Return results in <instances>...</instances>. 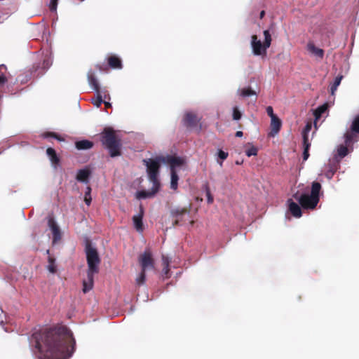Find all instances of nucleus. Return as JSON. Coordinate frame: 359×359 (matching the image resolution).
Returning a JSON list of instances; mask_svg holds the SVG:
<instances>
[{
  "mask_svg": "<svg viewBox=\"0 0 359 359\" xmlns=\"http://www.w3.org/2000/svg\"><path fill=\"white\" fill-rule=\"evenodd\" d=\"M57 1L58 0H50L49 8L51 11H53V12L56 11L57 6Z\"/></svg>",
  "mask_w": 359,
  "mask_h": 359,
  "instance_id": "37",
  "label": "nucleus"
},
{
  "mask_svg": "<svg viewBox=\"0 0 359 359\" xmlns=\"http://www.w3.org/2000/svg\"><path fill=\"white\" fill-rule=\"evenodd\" d=\"M138 261L142 271L146 272L147 270L154 269L155 262L150 250L147 249L140 254Z\"/></svg>",
  "mask_w": 359,
  "mask_h": 359,
  "instance_id": "8",
  "label": "nucleus"
},
{
  "mask_svg": "<svg viewBox=\"0 0 359 359\" xmlns=\"http://www.w3.org/2000/svg\"><path fill=\"white\" fill-rule=\"evenodd\" d=\"M48 262L47 269L48 271L51 273H55L57 272L55 259L53 256H48Z\"/></svg>",
  "mask_w": 359,
  "mask_h": 359,
  "instance_id": "27",
  "label": "nucleus"
},
{
  "mask_svg": "<svg viewBox=\"0 0 359 359\" xmlns=\"http://www.w3.org/2000/svg\"><path fill=\"white\" fill-rule=\"evenodd\" d=\"M282 122L280 119L277 116L271 119L270 128L271 131L269 135L274 137L276 135L280 130Z\"/></svg>",
  "mask_w": 359,
  "mask_h": 359,
  "instance_id": "19",
  "label": "nucleus"
},
{
  "mask_svg": "<svg viewBox=\"0 0 359 359\" xmlns=\"http://www.w3.org/2000/svg\"><path fill=\"white\" fill-rule=\"evenodd\" d=\"M85 252L88 264L87 272L98 273L101 259L97 249L93 247L90 242L88 241L86 243Z\"/></svg>",
  "mask_w": 359,
  "mask_h": 359,
  "instance_id": "4",
  "label": "nucleus"
},
{
  "mask_svg": "<svg viewBox=\"0 0 359 359\" xmlns=\"http://www.w3.org/2000/svg\"><path fill=\"white\" fill-rule=\"evenodd\" d=\"M197 116L192 112H187L184 117V123L187 126H192L197 121Z\"/></svg>",
  "mask_w": 359,
  "mask_h": 359,
  "instance_id": "25",
  "label": "nucleus"
},
{
  "mask_svg": "<svg viewBox=\"0 0 359 359\" xmlns=\"http://www.w3.org/2000/svg\"><path fill=\"white\" fill-rule=\"evenodd\" d=\"M46 153L47 154L50 156V157H56L55 156V151L52 148H48L46 150Z\"/></svg>",
  "mask_w": 359,
  "mask_h": 359,
  "instance_id": "41",
  "label": "nucleus"
},
{
  "mask_svg": "<svg viewBox=\"0 0 359 359\" xmlns=\"http://www.w3.org/2000/svg\"><path fill=\"white\" fill-rule=\"evenodd\" d=\"M267 114L270 116L271 119L277 117L276 115L273 113V107L271 106H268L266 109Z\"/></svg>",
  "mask_w": 359,
  "mask_h": 359,
  "instance_id": "38",
  "label": "nucleus"
},
{
  "mask_svg": "<svg viewBox=\"0 0 359 359\" xmlns=\"http://www.w3.org/2000/svg\"><path fill=\"white\" fill-rule=\"evenodd\" d=\"M359 116H356L353 121L351 125V131L348 132L345 135L344 144H341L337 147V154L339 157H345L353 149V142L358 141L359 135Z\"/></svg>",
  "mask_w": 359,
  "mask_h": 359,
  "instance_id": "2",
  "label": "nucleus"
},
{
  "mask_svg": "<svg viewBox=\"0 0 359 359\" xmlns=\"http://www.w3.org/2000/svg\"><path fill=\"white\" fill-rule=\"evenodd\" d=\"M190 207L191 205H189V207H177L171 210L170 215L172 218L175 219L172 223L173 226L179 225L184 220V217L190 212Z\"/></svg>",
  "mask_w": 359,
  "mask_h": 359,
  "instance_id": "10",
  "label": "nucleus"
},
{
  "mask_svg": "<svg viewBox=\"0 0 359 359\" xmlns=\"http://www.w3.org/2000/svg\"><path fill=\"white\" fill-rule=\"evenodd\" d=\"M88 80L89 85L92 87V88L97 93V97L96 98H94L92 100V103L94 106L96 107H100L102 103L103 102V100L102 99V97L100 95V86L99 83L96 79V78L94 76V73L91 71H90L88 73Z\"/></svg>",
  "mask_w": 359,
  "mask_h": 359,
  "instance_id": "9",
  "label": "nucleus"
},
{
  "mask_svg": "<svg viewBox=\"0 0 359 359\" xmlns=\"http://www.w3.org/2000/svg\"><path fill=\"white\" fill-rule=\"evenodd\" d=\"M44 65L46 67H50L51 65V61H49V60L44 61Z\"/></svg>",
  "mask_w": 359,
  "mask_h": 359,
  "instance_id": "44",
  "label": "nucleus"
},
{
  "mask_svg": "<svg viewBox=\"0 0 359 359\" xmlns=\"http://www.w3.org/2000/svg\"><path fill=\"white\" fill-rule=\"evenodd\" d=\"M306 49L310 54L316 57L317 59H323L324 56V50L316 47L313 42H309L307 43Z\"/></svg>",
  "mask_w": 359,
  "mask_h": 359,
  "instance_id": "18",
  "label": "nucleus"
},
{
  "mask_svg": "<svg viewBox=\"0 0 359 359\" xmlns=\"http://www.w3.org/2000/svg\"><path fill=\"white\" fill-rule=\"evenodd\" d=\"M264 42L258 39L257 35L252 36L251 47L252 53L255 55L264 56L266 53V50L270 47L271 43V36L269 30L264 31Z\"/></svg>",
  "mask_w": 359,
  "mask_h": 359,
  "instance_id": "6",
  "label": "nucleus"
},
{
  "mask_svg": "<svg viewBox=\"0 0 359 359\" xmlns=\"http://www.w3.org/2000/svg\"><path fill=\"white\" fill-rule=\"evenodd\" d=\"M224 158H218L217 159V163L219 164L220 166H222V163H223V161Z\"/></svg>",
  "mask_w": 359,
  "mask_h": 359,
  "instance_id": "46",
  "label": "nucleus"
},
{
  "mask_svg": "<svg viewBox=\"0 0 359 359\" xmlns=\"http://www.w3.org/2000/svg\"><path fill=\"white\" fill-rule=\"evenodd\" d=\"M342 79V76H338L335 78L333 84L331 86V93L333 95L334 92L337 90L338 86L340 85V83Z\"/></svg>",
  "mask_w": 359,
  "mask_h": 359,
  "instance_id": "29",
  "label": "nucleus"
},
{
  "mask_svg": "<svg viewBox=\"0 0 359 359\" xmlns=\"http://www.w3.org/2000/svg\"><path fill=\"white\" fill-rule=\"evenodd\" d=\"M226 156H227L226 153H225L224 151H223L222 150L218 151V156L217 157L222 158V157H226Z\"/></svg>",
  "mask_w": 359,
  "mask_h": 359,
  "instance_id": "42",
  "label": "nucleus"
},
{
  "mask_svg": "<svg viewBox=\"0 0 359 359\" xmlns=\"http://www.w3.org/2000/svg\"><path fill=\"white\" fill-rule=\"evenodd\" d=\"M288 210L292 215L296 218H299L302 216L301 205L294 202L292 199L287 200Z\"/></svg>",
  "mask_w": 359,
  "mask_h": 359,
  "instance_id": "17",
  "label": "nucleus"
},
{
  "mask_svg": "<svg viewBox=\"0 0 359 359\" xmlns=\"http://www.w3.org/2000/svg\"><path fill=\"white\" fill-rule=\"evenodd\" d=\"M102 142L109 149L111 157L121 156L120 140L111 128H106L102 133Z\"/></svg>",
  "mask_w": 359,
  "mask_h": 359,
  "instance_id": "3",
  "label": "nucleus"
},
{
  "mask_svg": "<svg viewBox=\"0 0 359 359\" xmlns=\"http://www.w3.org/2000/svg\"><path fill=\"white\" fill-rule=\"evenodd\" d=\"M303 209L313 210L317 206L319 199H316L308 194H299L298 192L293 195Z\"/></svg>",
  "mask_w": 359,
  "mask_h": 359,
  "instance_id": "7",
  "label": "nucleus"
},
{
  "mask_svg": "<svg viewBox=\"0 0 359 359\" xmlns=\"http://www.w3.org/2000/svg\"><path fill=\"white\" fill-rule=\"evenodd\" d=\"M160 158H144V165L147 167V173L149 181L152 184L161 186L158 176L160 174L161 163ZM165 160V158H161Z\"/></svg>",
  "mask_w": 359,
  "mask_h": 359,
  "instance_id": "5",
  "label": "nucleus"
},
{
  "mask_svg": "<svg viewBox=\"0 0 359 359\" xmlns=\"http://www.w3.org/2000/svg\"><path fill=\"white\" fill-rule=\"evenodd\" d=\"M243 158H241V160H237L236 161V165H241V164H243Z\"/></svg>",
  "mask_w": 359,
  "mask_h": 359,
  "instance_id": "45",
  "label": "nucleus"
},
{
  "mask_svg": "<svg viewBox=\"0 0 359 359\" xmlns=\"http://www.w3.org/2000/svg\"><path fill=\"white\" fill-rule=\"evenodd\" d=\"M145 273H146L145 271H141L140 273L139 274V276L135 279V282H136L137 285L140 286V285H143L144 283L145 279H146V274H145Z\"/></svg>",
  "mask_w": 359,
  "mask_h": 359,
  "instance_id": "30",
  "label": "nucleus"
},
{
  "mask_svg": "<svg viewBox=\"0 0 359 359\" xmlns=\"http://www.w3.org/2000/svg\"><path fill=\"white\" fill-rule=\"evenodd\" d=\"M238 93L240 94V95L243 97H248L255 94V93L253 90L248 88L238 90Z\"/></svg>",
  "mask_w": 359,
  "mask_h": 359,
  "instance_id": "31",
  "label": "nucleus"
},
{
  "mask_svg": "<svg viewBox=\"0 0 359 359\" xmlns=\"http://www.w3.org/2000/svg\"><path fill=\"white\" fill-rule=\"evenodd\" d=\"M143 216H144V208L142 205H140L139 213L133 217V222L135 228L138 232H142L144 229L143 228V222H142Z\"/></svg>",
  "mask_w": 359,
  "mask_h": 359,
  "instance_id": "16",
  "label": "nucleus"
},
{
  "mask_svg": "<svg viewBox=\"0 0 359 359\" xmlns=\"http://www.w3.org/2000/svg\"><path fill=\"white\" fill-rule=\"evenodd\" d=\"M169 264H170L169 259L167 257L163 255L162 256V264H163V266L168 268L169 266Z\"/></svg>",
  "mask_w": 359,
  "mask_h": 359,
  "instance_id": "39",
  "label": "nucleus"
},
{
  "mask_svg": "<svg viewBox=\"0 0 359 359\" xmlns=\"http://www.w3.org/2000/svg\"><path fill=\"white\" fill-rule=\"evenodd\" d=\"M205 195L207 197L208 203H209V204L212 203L213 201H214L213 196H212L210 188L208 187V184H207L205 185Z\"/></svg>",
  "mask_w": 359,
  "mask_h": 359,
  "instance_id": "33",
  "label": "nucleus"
},
{
  "mask_svg": "<svg viewBox=\"0 0 359 359\" xmlns=\"http://www.w3.org/2000/svg\"><path fill=\"white\" fill-rule=\"evenodd\" d=\"M92 147L93 142L89 140H83L76 142V147L79 150L88 149H90Z\"/></svg>",
  "mask_w": 359,
  "mask_h": 359,
  "instance_id": "26",
  "label": "nucleus"
},
{
  "mask_svg": "<svg viewBox=\"0 0 359 359\" xmlns=\"http://www.w3.org/2000/svg\"><path fill=\"white\" fill-rule=\"evenodd\" d=\"M95 273H90L87 272V279L83 281V292L87 293L93 289L94 282V275Z\"/></svg>",
  "mask_w": 359,
  "mask_h": 359,
  "instance_id": "20",
  "label": "nucleus"
},
{
  "mask_svg": "<svg viewBox=\"0 0 359 359\" xmlns=\"http://www.w3.org/2000/svg\"><path fill=\"white\" fill-rule=\"evenodd\" d=\"M46 253L49 255V253H50V250H46Z\"/></svg>",
  "mask_w": 359,
  "mask_h": 359,
  "instance_id": "50",
  "label": "nucleus"
},
{
  "mask_svg": "<svg viewBox=\"0 0 359 359\" xmlns=\"http://www.w3.org/2000/svg\"><path fill=\"white\" fill-rule=\"evenodd\" d=\"M90 173L88 168L81 169L78 171L76 178L79 182H87Z\"/></svg>",
  "mask_w": 359,
  "mask_h": 359,
  "instance_id": "21",
  "label": "nucleus"
},
{
  "mask_svg": "<svg viewBox=\"0 0 359 359\" xmlns=\"http://www.w3.org/2000/svg\"><path fill=\"white\" fill-rule=\"evenodd\" d=\"M109 65L112 68H121V60L115 56H111L108 60Z\"/></svg>",
  "mask_w": 359,
  "mask_h": 359,
  "instance_id": "28",
  "label": "nucleus"
},
{
  "mask_svg": "<svg viewBox=\"0 0 359 359\" xmlns=\"http://www.w3.org/2000/svg\"><path fill=\"white\" fill-rule=\"evenodd\" d=\"M171 180H170V188L173 190H177L178 187L179 176L176 174V166L172 165Z\"/></svg>",
  "mask_w": 359,
  "mask_h": 359,
  "instance_id": "22",
  "label": "nucleus"
},
{
  "mask_svg": "<svg viewBox=\"0 0 359 359\" xmlns=\"http://www.w3.org/2000/svg\"><path fill=\"white\" fill-rule=\"evenodd\" d=\"M91 188L90 187H87V190L85 193L84 201L87 205H90L91 203V196H90Z\"/></svg>",
  "mask_w": 359,
  "mask_h": 359,
  "instance_id": "34",
  "label": "nucleus"
},
{
  "mask_svg": "<svg viewBox=\"0 0 359 359\" xmlns=\"http://www.w3.org/2000/svg\"><path fill=\"white\" fill-rule=\"evenodd\" d=\"M327 109V104H323L320 107H318L315 111H314V116H315V121L314 124L316 126L318 121L323 116V115L326 112Z\"/></svg>",
  "mask_w": 359,
  "mask_h": 359,
  "instance_id": "23",
  "label": "nucleus"
},
{
  "mask_svg": "<svg viewBox=\"0 0 359 359\" xmlns=\"http://www.w3.org/2000/svg\"><path fill=\"white\" fill-rule=\"evenodd\" d=\"M312 126L311 123H308L302 132L303 142H304V151L303 157L306 158L309 156V149L310 143L309 140V133L311 130Z\"/></svg>",
  "mask_w": 359,
  "mask_h": 359,
  "instance_id": "13",
  "label": "nucleus"
},
{
  "mask_svg": "<svg viewBox=\"0 0 359 359\" xmlns=\"http://www.w3.org/2000/svg\"><path fill=\"white\" fill-rule=\"evenodd\" d=\"M339 168V158H329L328 162L324 166L325 175L329 180L332 179Z\"/></svg>",
  "mask_w": 359,
  "mask_h": 359,
  "instance_id": "11",
  "label": "nucleus"
},
{
  "mask_svg": "<svg viewBox=\"0 0 359 359\" xmlns=\"http://www.w3.org/2000/svg\"><path fill=\"white\" fill-rule=\"evenodd\" d=\"M243 135V133L241 131H238L236 133V136L237 137H241Z\"/></svg>",
  "mask_w": 359,
  "mask_h": 359,
  "instance_id": "48",
  "label": "nucleus"
},
{
  "mask_svg": "<svg viewBox=\"0 0 359 359\" xmlns=\"http://www.w3.org/2000/svg\"><path fill=\"white\" fill-rule=\"evenodd\" d=\"M169 271H170L169 266H168V268H167V267H165V266H163V273L166 276H168Z\"/></svg>",
  "mask_w": 359,
  "mask_h": 359,
  "instance_id": "43",
  "label": "nucleus"
},
{
  "mask_svg": "<svg viewBox=\"0 0 359 359\" xmlns=\"http://www.w3.org/2000/svg\"><path fill=\"white\" fill-rule=\"evenodd\" d=\"M168 160V163L170 168V172H172V165L175 164L176 166V174L178 173L181 170H185L187 169V164L185 158H166Z\"/></svg>",
  "mask_w": 359,
  "mask_h": 359,
  "instance_id": "14",
  "label": "nucleus"
},
{
  "mask_svg": "<svg viewBox=\"0 0 359 359\" xmlns=\"http://www.w3.org/2000/svg\"><path fill=\"white\" fill-rule=\"evenodd\" d=\"M51 164L54 168H57L60 164V158H50Z\"/></svg>",
  "mask_w": 359,
  "mask_h": 359,
  "instance_id": "40",
  "label": "nucleus"
},
{
  "mask_svg": "<svg viewBox=\"0 0 359 359\" xmlns=\"http://www.w3.org/2000/svg\"><path fill=\"white\" fill-rule=\"evenodd\" d=\"M159 189H160V186L153 184L151 190H149V191L142 190V191H137L136 193V198L137 199H144V198L153 197L159 191Z\"/></svg>",
  "mask_w": 359,
  "mask_h": 359,
  "instance_id": "15",
  "label": "nucleus"
},
{
  "mask_svg": "<svg viewBox=\"0 0 359 359\" xmlns=\"http://www.w3.org/2000/svg\"><path fill=\"white\" fill-rule=\"evenodd\" d=\"M30 341L39 359H67L75 346L73 334L66 327L35 330Z\"/></svg>",
  "mask_w": 359,
  "mask_h": 359,
  "instance_id": "1",
  "label": "nucleus"
},
{
  "mask_svg": "<svg viewBox=\"0 0 359 359\" xmlns=\"http://www.w3.org/2000/svg\"><path fill=\"white\" fill-rule=\"evenodd\" d=\"M258 149L254 146H250L246 150L245 154L248 156H257Z\"/></svg>",
  "mask_w": 359,
  "mask_h": 359,
  "instance_id": "32",
  "label": "nucleus"
},
{
  "mask_svg": "<svg viewBox=\"0 0 359 359\" xmlns=\"http://www.w3.org/2000/svg\"><path fill=\"white\" fill-rule=\"evenodd\" d=\"M321 189V184L318 182H313L311 185V191L310 196L316 199H319V194Z\"/></svg>",
  "mask_w": 359,
  "mask_h": 359,
  "instance_id": "24",
  "label": "nucleus"
},
{
  "mask_svg": "<svg viewBox=\"0 0 359 359\" xmlns=\"http://www.w3.org/2000/svg\"><path fill=\"white\" fill-rule=\"evenodd\" d=\"M265 13L264 11H262L261 13H260V18H262L264 15Z\"/></svg>",
  "mask_w": 359,
  "mask_h": 359,
  "instance_id": "49",
  "label": "nucleus"
},
{
  "mask_svg": "<svg viewBox=\"0 0 359 359\" xmlns=\"http://www.w3.org/2000/svg\"><path fill=\"white\" fill-rule=\"evenodd\" d=\"M241 112L239 111L238 107H233V118L234 120H239L241 118Z\"/></svg>",
  "mask_w": 359,
  "mask_h": 359,
  "instance_id": "36",
  "label": "nucleus"
},
{
  "mask_svg": "<svg viewBox=\"0 0 359 359\" xmlns=\"http://www.w3.org/2000/svg\"><path fill=\"white\" fill-rule=\"evenodd\" d=\"M48 224L53 233V243H56L62 238L60 229L53 217L48 219Z\"/></svg>",
  "mask_w": 359,
  "mask_h": 359,
  "instance_id": "12",
  "label": "nucleus"
},
{
  "mask_svg": "<svg viewBox=\"0 0 359 359\" xmlns=\"http://www.w3.org/2000/svg\"><path fill=\"white\" fill-rule=\"evenodd\" d=\"M2 70H6V67L4 65H0V86L6 81V77Z\"/></svg>",
  "mask_w": 359,
  "mask_h": 359,
  "instance_id": "35",
  "label": "nucleus"
},
{
  "mask_svg": "<svg viewBox=\"0 0 359 359\" xmlns=\"http://www.w3.org/2000/svg\"><path fill=\"white\" fill-rule=\"evenodd\" d=\"M103 102H104V105L106 106V107H111V104L110 102H104V101H103Z\"/></svg>",
  "mask_w": 359,
  "mask_h": 359,
  "instance_id": "47",
  "label": "nucleus"
}]
</instances>
